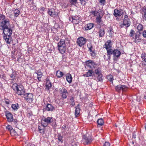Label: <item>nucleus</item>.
<instances>
[{
  "label": "nucleus",
  "instance_id": "nucleus-1",
  "mask_svg": "<svg viewBox=\"0 0 146 146\" xmlns=\"http://www.w3.org/2000/svg\"><path fill=\"white\" fill-rule=\"evenodd\" d=\"M0 26L2 28L4 35L11 36L12 31L10 26L9 19H6L4 21H2L1 22Z\"/></svg>",
  "mask_w": 146,
  "mask_h": 146
},
{
  "label": "nucleus",
  "instance_id": "nucleus-2",
  "mask_svg": "<svg viewBox=\"0 0 146 146\" xmlns=\"http://www.w3.org/2000/svg\"><path fill=\"white\" fill-rule=\"evenodd\" d=\"M12 88L18 95H24L25 90L22 85H18L17 84L15 83L13 84Z\"/></svg>",
  "mask_w": 146,
  "mask_h": 146
},
{
  "label": "nucleus",
  "instance_id": "nucleus-3",
  "mask_svg": "<svg viewBox=\"0 0 146 146\" xmlns=\"http://www.w3.org/2000/svg\"><path fill=\"white\" fill-rule=\"evenodd\" d=\"M53 121V119L52 117H43L42 119L41 123L43 126L46 127L48 124L52 123Z\"/></svg>",
  "mask_w": 146,
  "mask_h": 146
},
{
  "label": "nucleus",
  "instance_id": "nucleus-4",
  "mask_svg": "<svg viewBox=\"0 0 146 146\" xmlns=\"http://www.w3.org/2000/svg\"><path fill=\"white\" fill-rule=\"evenodd\" d=\"M87 66L89 67L91 69V70L93 71L94 70L98 68V65L91 60H89L86 62Z\"/></svg>",
  "mask_w": 146,
  "mask_h": 146
},
{
  "label": "nucleus",
  "instance_id": "nucleus-5",
  "mask_svg": "<svg viewBox=\"0 0 146 146\" xmlns=\"http://www.w3.org/2000/svg\"><path fill=\"white\" fill-rule=\"evenodd\" d=\"M82 141L84 145L89 144L92 142V139L91 136L84 135L83 136Z\"/></svg>",
  "mask_w": 146,
  "mask_h": 146
},
{
  "label": "nucleus",
  "instance_id": "nucleus-6",
  "mask_svg": "<svg viewBox=\"0 0 146 146\" xmlns=\"http://www.w3.org/2000/svg\"><path fill=\"white\" fill-rule=\"evenodd\" d=\"M69 20L72 22L74 24H78L80 20V17L78 16H70L69 18Z\"/></svg>",
  "mask_w": 146,
  "mask_h": 146
},
{
  "label": "nucleus",
  "instance_id": "nucleus-7",
  "mask_svg": "<svg viewBox=\"0 0 146 146\" xmlns=\"http://www.w3.org/2000/svg\"><path fill=\"white\" fill-rule=\"evenodd\" d=\"M86 41V38L83 37H80L78 39L77 43L79 46L82 47L85 44Z\"/></svg>",
  "mask_w": 146,
  "mask_h": 146
},
{
  "label": "nucleus",
  "instance_id": "nucleus-8",
  "mask_svg": "<svg viewBox=\"0 0 146 146\" xmlns=\"http://www.w3.org/2000/svg\"><path fill=\"white\" fill-rule=\"evenodd\" d=\"M60 91L61 94L62 98L64 99L66 98L68 94V92L67 91L66 89L62 88L60 89Z\"/></svg>",
  "mask_w": 146,
  "mask_h": 146
},
{
  "label": "nucleus",
  "instance_id": "nucleus-9",
  "mask_svg": "<svg viewBox=\"0 0 146 146\" xmlns=\"http://www.w3.org/2000/svg\"><path fill=\"white\" fill-rule=\"evenodd\" d=\"M91 13L94 16H100L102 17L104 15L102 11L101 10H99L98 11H92L91 12Z\"/></svg>",
  "mask_w": 146,
  "mask_h": 146
},
{
  "label": "nucleus",
  "instance_id": "nucleus-10",
  "mask_svg": "<svg viewBox=\"0 0 146 146\" xmlns=\"http://www.w3.org/2000/svg\"><path fill=\"white\" fill-rule=\"evenodd\" d=\"M24 95L26 96V99L28 102L31 103L33 100V95L32 93H27Z\"/></svg>",
  "mask_w": 146,
  "mask_h": 146
},
{
  "label": "nucleus",
  "instance_id": "nucleus-11",
  "mask_svg": "<svg viewBox=\"0 0 146 146\" xmlns=\"http://www.w3.org/2000/svg\"><path fill=\"white\" fill-rule=\"evenodd\" d=\"M5 116L8 122H11L13 121V115L11 113L7 112L5 113Z\"/></svg>",
  "mask_w": 146,
  "mask_h": 146
},
{
  "label": "nucleus",
  "instance_id": "nucleus-12",
  "mask_svg": "<svg viewBox=\"0 0 146 146\" xmlns=\"http://www.w3.org/2000/svg\"><path fill=\"white\" fill-rule=\"evenodd\" d=\"M127 89V87L125 85H119L115 87V89L116 91L118 92L119 91L121 90L125 91Z\"/></svg>",
  "mask_w": 146,
  "mask_h": 146
},
{
  "label": "nucleus",
  "instance_id": "nucleus-13",
  "mask_svg": "<svg viewBox=\"0 0 146 146\" xmlns=\"http://www.w3.org/2000/svg\"><path fill=\"white\" fill-rule=\"evenodd\" d=\"M129 20L128 16L127 15H125L123 19V25L126 27H129L130 25V22Z\"/></svg>",
  "mask_w": 146,
  "mask_h": 146
},
{
  "label": "nucleus",
  "instance_id": "nucleus-14",
  "mask_svg": "<svg viewBox=\"0 0 146 146\" xmlns=\"http://www.w3.org/2000/svg\"><path fill=\"white\" fill-rule=\"evenodd\" d=\"M123 11L121 10L115 9L114 10L113 15L115 17L121 16L123 14Z\"/></svg>",
  "mask_w": 146,
  "mask_h": 146
},
{
  "label": "nucleus",
  "instance_id": "nucleus-15",
  "mask_svg": "<svg viewBox=\"0 0 146 146\" xmlns=\"http://www.w3.org/2000/svg\"><path fill=\"white\" fill-rule=\"evenodd\" d=\"M113 55L114 60H117V59H116L115 58L116 57L117 58L119 57L121 54V52L117 50H113Z\"/></svg>",
  "mask_w": 146,
  "mask_h": 146
},
{
  "label": "nucleus",
  "instance_id": "nucleus-16",
  "mask_svg": "<svg viewBox=\"0 0 146 146\" xmlns=\"http://www.w3.org/2000/svg\"><path fill=\"white\" fill-rule=\"evenodd\" d=\"M10 35H5L3 36V39L7 44H10L12 41Z\"/></svg>",
  "mask_w": 146,
  "mask_h": 146
},
{
  "label": "nucleus",
  "instance_id": "nucleus-17",
  "mask_svg": "<svg viewBox=\"0 0 146 146\" xmlns=\"http://www.w3.org/2000/svg\"><path fill=\"white\" fill-rule=\"evenodd\" d=\"M45 109L48 111H53L54 110V108L51 104H48L46 106Z\"/></svg>",
  "mask_w": 146,
  "mask_h": 146
},
{
  "label": "nucleus",
  "instance_id": "nucleus-18",
  "mask_svg": "<svg viewBox=\"0 0 146 146\" xmlns=\"http://www.w3.org/2000/svg\"><path fill=\"white\" fill-rule=\"evenodd\" d=\"M58 47V49L61 53L63 54L65 52L66 50V46Z\"/></svg>",
  "mask_w": 146,
  "mask_h": 146
},
{
  "label": "nucleus",
  "instance_id": "nucleus-19",
  "mask_svg": "<svg viewBox=\"0 0 146 146\" xmlns=\"http://www.w3.org/2000/svg\"><path fill=\"white\" fill-rule=\"evenodd\" d=\"M94 77L95 78H94V79L96 80L97 82H102L103 80V75L102 74L97 75Z\"/></svg>",
  "mask_w": 146,
  "mask_h": 146
},
{
  "label": "nucleus",
  "instance_id": "nucleus-20",
  "mask_svg": "<svg viewBox=\"0 0 146 146\" xmlns=\"http://www.w3.org/2000/svg\"><path fill=\"white\" fill-rule=\"evenodd\" d=\"M35 73L37 74V78L38 80L41 81V78L42 76V74L41 71V70L39 69L38 70L37 72H35Z\"/></svg>",
  "mask_w": 146,
  "mask_h": 146
},
{
  "label": "nucleus",
  "instance_id": "nucleus-21",
  "mask_svg": "<svg viewBox=\"0 0 146 146\" xmlns=\"http://www.w3.org/2000/svg\"><path fill=\"white\" fill-rule=\"evenodd\" d=\"M94 74V71L92 70H89L86 73L83 75L84 77H89L91 76H93V74Z\"/></svg>",
  "mask_w": 146,
  "mask_h": 146
},
{
  "label": "nucleus",
  "instance_id": "nucleus-22",
  "mask_svg": "<svg viewBox=\"0 0 146 146\" xmlns=\"http://www.w3.org/2000/svg\"><path fill=\"white\" fill-rule=\"evenodd\" d=\"M104 47L106 49L108 48H112L111 41L110 40L107 41L106 43L104 45Z\"/></svg>",
  "mask_w": 146,
  "mask_h": 146
},
{
  "label": "nucleus",
  "instance_id": "nucleus-23",
  "mask_svg": "<svg viewBox=\"0 0 146 146\" xmlns=\"http://www.w3.org/2000/svg\"><path fill=\"white\" fill-rule=\"evenodd\" d=\"M66 79L67 81L69 83L72 82V77L71 74L70 73H68L66 74Z\"/></svg>",
  "mask_w": 146,
  "mask_h": 146
},
{
  "label": "nucleus",
  "instance_id": "nucleus-24",
  "mask_svg": "<svg viewBox=\"0 0 146 146\" xmlns=\"http://www.w3.org/2000/svg\"><path fill=\"white\" fill-rule=\"evenodd\" d=\"M46 89L48 90L52 87V84L48 79H46Z\"/></svg>",
  "mask_w": 146,
  "mask_h": 146
},
{
  "label": "nucleus",
  "instance_id": "nucleus-25",
  "mask_svg": "<svg viewBox=\"0 0 146 146\" xmlns=\"http://www.w3.org/2000/svg\"><path fill=\"white\" fill-rule=\"evenodd\" d=\"M48 14L51 16L52 17L56 15V13L53 9H48Z\"/></svg>",
  "mask_w": 146,
  "mask_h": 146
},
{
  "label": "nucleus",
  "instance_id": "nucleus-26",
  "mask_svg": "<svg viewBox=\"0 0 146 146\" xmlns=\"http://www.w3.org/2000/svg\"><path fill=\"white\" fill-rule=\"evenodd\" d=\"M80 111V108L78 105L76 107V110H75V115L76 117H77L79 115Z\"/></svg>",
  "mask_w": 146,
  "mask_h": 146
},
{
  "label": "nucleus",
  "instance_id": "nucleus-27",
  "mask_svg": "<svg viewBox=\"0 0 146 146\" xmlns=\"http://www.w3.org/2000/svg\"><path fill=\"white\" fill-rule=\"evenodd\" d=\"M64 74L59 70H58L56 72V76L58 78H60L62 77Z\"/></svg>",
  "mask_w": 146,
  "mask_h": 146
},
{
  "label": "nucleus",
  "instance_id": "nucleus-28",
  "mask_svg": "<svg viewBox=\"0 0 146 146\" xmlns=\"http://www.w3.org/2000/svg\"><path fill=\"white\" fill-rule=\"evenodd\" d=\"M101 74V71L97 68L94 70V74H93V76L95 77Z\"/></svg>",
  "mask_w": 146,
  "mask_h": 146
},
{
  "label": "nucleus",
  "instance_id": "nucleus-29",
  "mask_svg": "<svg viewBox=\"0 0 146 146\" xmlns=\"http://www.w3.org/2000/svg\"><path fill=\"white\" fill-rule=\"evenodd\" d=\"M106 50L107 51V55L110 58V55L113 54V50L112 48H108L106 49Z\"/></svg>",
  "mask_w": 146,
  "mask_h": 146
},
{
  "label": "nucleus",
  "instance_id": "nucleus-30",
  "mask_svg": "<svg viewBox=\"0 0 146 146\" xmlns=\"http://www.w3.org/2000/svg\"><path fill=\"white\" fill-rule=\"evenodd\" d=\"M94 25L92 23H89L87 24L85 26V29L88 30L91 29L93 27Z\"/></svg>",
  "mask_w": 146,
  "mask_h": 146
},
{
  "label": "nucleus",
  "instance_id": "nucleus-31",
  "mask_svg": "<svg viewBox=\"0 0 146 146\" xmlns=\"http://www.w3.org/2000/svg\"><path fill=\"white\" fill-rule=\"evenodd\" d=\"M102 17L100 16H97L96 19V22L98 25H100L102 23Z\"/></svg>",
  "mask_w": 146,
  "mask_h": 146
},
{
  "label": "nucleus",
  "instance_id": "nucleus-32",
  "mask_svg": "<svg viewBox=\"0 0 146 146\" xmlns=\"http://www.w3.org/2000/svg\"><path fill=\"white\" fill-rule=\"evenodd\" d=\"M13 14L15 17H18L20 14V11L18 9H15L13 10Z\"/></svg>",
  "mask_w": 146,
  "mask_h": 146
},
{
  "label": "nucleus",
  "instance_id": "nucleus-33",
  "mask_svg": "<svg viewBox=\"0 0 146 146\" xmlns=\"http://www.w3.org/2000/svg\"><path fill=\"white\" fill-rule=\"evenodd\" d=\"M142 11L143 12L142 17L144 20L146 21V8L143 7L142 9Z\"/></svg>",
  "mask_w": 146,
  "mask_h": 146
},
{
  "label": "nucleus",
  "instance_id": "nucleus-34",
  "mask_svg": "<svg viewBox=\"0 0 146 146\" xmlns=\"http://www.w3.org/2000/svg\"><path fill=\"white\" fill-rule=\"evenodd\" d=\"M100 37H103L105 34V32L104 29H100L98 32Z\"/></svg>",
  "mask_w": 146,
  "mask_h": 146
},
{
  "label": "nucleus",
  "instance_id": "nucleus-35",
  "mask_svg": "<svg viewBox=\"0 0 146 146\" xmlns=\"http://www.w3.org/2000/svg\"><path fill=\"white\" fill-rule=\"evenodd\" d=\"M98 126L100 127L102 126L104 124L103 120L102 118L99 119L97 121Z\"/></svg>",
  "mask_w": 146,
  "mask_h": 146
},
{
  "label": "nucleus",
  "instance_id": "nucleus-36",
  "mask_svg": "<svg viewBox=\"0 0 146 146\" xmlns=\"http://www.w3.org/2000/svg\"><path fill=\"white\" fill-rule=\"evenodd\" d=\"M66 46L65 40L61 39L58 43V46Z\"/></svg>",
  "mask_w": 146,
  "mask_h": 146
},
{
  "label": "nucleus",
  "instance_id": "nucleus-37",
  "mask_svg": "<svg viewBox=\"0 0 146 146\" xmlns=\"http://www.w3.org/2000/svg\"><path fill=\"white\" fill-rule=\"evenodd\" d=\"M16 54V57L17 58V61L19 62L20 58L21 57L22 54L20 51H17Z\"/></svg>",
  "mask_w": 146,
  "mask_h": 146
},
{
  "label": "nucleus",
  "instance_id": "nucleus-38",
  "mask_svg": "<svg viewBox=\"0 0 146 146\" xmlns=\"http://www.w3.org/2000/svg\"><path fill=\"white\" fill-rule=\"evenodd\" d=\"M141 39L139 38V36L135 35V40L134 42L135 43L140 42L141 41Z\"/></svg>",
  "mask_w": 146,
  "mask_h": 146
},
{
  "label": "nucleus",
  "instance_id": "nucleus-39",
  "mask_svg": "<svg viewBox=\"0 0 146 146\" xmlns=\"http://www.w3.org/2000/svg\"><path fill=\"white\" fill-rule=\"evenodd\" d=\"M16 73L15 72H12L10 75L11 79L12 80H14L15 78Z\"/></svg>",
  "mask_w": 146,
  "mask_h": 146
},
{
  "label": "nucleus",
  "instance_id": "nucleus-40",
  "mask_svg": "<svg viewBox=\"0 0 146 146\" xmlns=\"http://www.w3.org/2000/svg\"><path fill=\"white\" fill-rule=\"evenodd\" d=\"M11 107L14 110H17L19 108V106L18 104H13L12 105Z\"/></svg>",
  "mask_w": 146,
  "mask_h": 146
},
{
  "label": "nucleus",
  "instance_id": "nucleus-41",
  "mask_svg": "<svg viewBox=\"0 0 146 146\" xmlns=\"http://www.w3.org/2000/svg\"><path fill=\"white\" fill-rule=\"evenodd\" d=\"M10 133L11 135L12 136L17 135H18L17 133L13 129L11 131Z\"/></svg>",
  "mask_w": 146,
  "mask_h": 146
},
{
  "label": "nucleus",
  "instance_id": "nucleus-42",
  "mask_svg": "<svg viewBox=\"0 0 146 146\" xmlns=\"http://www.w3.org/2000/svg\"><path fill=\"white\" fill-rule=\"evenodd\" d=\"M44 126L42 127V126H39L38 127V129H39V131H40V132L41 133H44V127H43Z\"/></svg>",
  "mask_w": 146,
  "mask_h": 146
},
{
  "label": "nucleus",
  "instance_id": "nucleus-43",
  "mask_svg": "<svg viewBox=\"0 0 146 146\" xmlns=\"http://www.w3.org/2000/svg\"><path fill=\"white\" fill-rule=\"evenodd\" d=\"M107 78L111 82L113 83V76L111 75H110L107 76Z\"/></svg>",
  "mask_w": 146,
  "mask_h": 146
},
{
  "label": "nucleus",
  "instance_id": "nucleus-44",
  "mask_svg": "<svg viewBox=\"0 0 146 146\" xmlns=\"http://www.w3.org/2000/svg\"><path fill=\"white\" fill-rule=\"evenodd\" d=\"M70 104L72 106H73L75 105V103L74 101V98L73 97H71L70 98Z\"/></svg>",
  "mask_w": 146,
  "mask_h": 146
},
{
  "label": "nucleus",
  "instance_id": "nucleus-45",
  "mask_svg": "<svg viewBox=\"0 0 146 146\" xmlns=\"http://www.w3.org/2000/svg\"><path fill=\"white\" fill-rule=\"evenodd\" d=\"M141 57L142 60L146 59V54L144 52H142L141 54Z\"/></svg>",
  "mask_w": 146,
  "mask_h": 146
},
{
  "label": "nucleus",
  "instance_id": "nucleus-46",
  "mask_svg": "<svg viewBox=\"0 0 146 146\" xmlns=\"http://www.w3.org/2000/svg\"><path fill=\"white\" fill-rule=\"evenodd\" d=\"M141 64L142 67H144L146 66V58L142 60Z\"/></svg>",
  "mask_w": 146,
  "mask_h": 146
},
{
  "label": "nucleus",
  "instance_id": "nucleus-47",
  "mask_svg": "<svg viewBox=\"0 0 146 146\" xmlns=\"http://www.w3.org/2000/svg\"><path fill=\"white\" fill-rule=\"evenodd\" d=\"M6 19H8L5 18V17L3 15H0V21L3 20V21H4Z\"/></svg>",
  "mask_w": 146,
  "mask_h": 146
},
{
  "label": "nucleus",
  "instance_id": "nucleus-48",
  "mask_svg": "<svg viewBox=\"0 0 146 146\" xmlns=\"http://www.w3.org/2000/svg\"><path fill=\"white\" fill-rule=\"evenodd\" d=\"M137 29L139 31H142L143 29V26L141 24H139L137 26Z\"/></svg>",
  "mask_w": 146,
  "mask_h": 146
},
{
  "label": "nucleus",
  "instance_id": "nucleus-49",
  "mask_svg": "<svg viewBox=\"0 0 146 146\" xmlns=\"http://www.w3.org/2000/svg\"><path fill=\"white\" fill-rule=\"evenodd\" d=\"M58 137V141H60L62 143V136L60 134H58V135L57 136Z\"/></svg>",
  "mask_w": 146,
  "mask_h": 146
},
{
  "label": "nucleus",
  "instance_id": "nucleus-50",
  "mask_svg": "<svg viewBox=\"0 0 146 146\" xmlns=\"http://www.w3.org/2000/svg\"><path fill=\"white\" fill-rule=\"evenodd\" d=\"M77 0H71L70 3L71 5H74L77 3Z\"/></svg>",
  "mask_w": 146,
  "mask_h": 146
},
{
  "label": "nucleus",
  "instance_id": "nucleus-51",
  "mask_svg": "<svg viewBox=\"0 0 146 146\" xmlns=\"http://www.w3.org/2000/svg\"><path fill=\"white\" fill-rule=\"evenodd\" d=\"M135 33V31L132 29H131L130 33V36L131 37H133L134 34Z\"/></svg>",
  "mask_w": 146,
  "mask_h": 146
},
{
  "label": "nucleus",
  "instance_id": "nucleus-52",
  "mask_svg": "<svg viewBox=\"0 0 146 146\" xmlns=\"http://www.w3.org/2000/svg\"><path fill=\"white\" fill-rule=\"evenodd\" d=\"M108 32L109 33L110 36L111 37L113 33V29H110V30H109L108 31Z\"/></svg>",
  "mask_w": 146,
  "mask_h": 146
},
{
  "label": "nucleus",
  "instance_id": "nucleus-53",
  "mask_svg": "<svg viewBox=\"0 0 146 146\" xmlns=\"http://www.w3.org/2000/svg\"><path fill=\"white\" fill-rule=\"evenodd\" d=\"M6 128L9 130L10 131V132H11V131L13 129L12 127L10 125L7 126L6 127Z\"/></svg>",
  "mask_w": 146,
  "mask_h": 146
},
{
  "label": "nucleus",
  "instance_id": "nucleus-54",
  "mask_svg": "<svg viewBox=\"0 0 146 146\" xmlns=\"http://www.w3.org/2000/svg\"><path fill=\"white\" fill-rule=\"evenodd\" d=\"M99 2L101 5H104L106 3V0H100Z\"/></svg>",
  "mask_w": 146,
  "mask_h": 146
},
{
  "label": "nucleus",
  "instance_id": "nucleus-55",
  "mask_svg": "<svg viewBox=\"0 0 146 146\" xmlns=\"http://www.w3.org/2000/svg\"><path fill=\"white\" fill-rule=\"evenodd\" d=\"M80 1L81 2V4L83 5H84L86 3V1L85 0H80Z\"/></svg>",
  "mask_w": 146,
  "mask_h": 146
},
{
  "label": "nucleus",
  "instance_id": "nucleus-56",
  "mask_svg": "<svg viewBox=\"0 0 146 146\" xmlns=\"http://www.w3.org/2000/svg\"><path fill=\"white\" fill-rule=\"evenodd\" d=\"M110 144L109 142H106L104 144L103 146H110Z\"/></svg>",
  "mask_w": 146,
  "mask_h": 146
},
{
  "label": "nucleus",
  "instance_id": "nucleus-57",
  "mask_svg": "<svg viewBox=\"0 0 146 146\" xmlns=\"http://www.w3.org/2000/svg\"><path fill=\"white\" fill-rule=\"evenodd\" d=\"M91 56L93 57H94L96 56V54L95 53L94 51H93L92 52H90Z\"/></svg>",
  "mask_w": 146,
  "mask_h": 146
},
{
  "label": "nucleus",
  "instance_id": "nucleus-58",
  "mask_svg": "<svg viewBox=\"0 0 146 146\" xmlns=\"http://www.w3.org/2000/svg\"><path fill=\"white\" fill-rule=\"evenodd\" d=\"M142 34L144 37L146 38V30L144 31L142 33Z\"/></svg>",
  "mask_w": 146,
  "mask_h": 146
},
{
  "label": "nucleus",
  "instance_id": "nucleus-59",
  "mask_svg": "<svg viewBox=\"0 0 146 146\" xmlns=\"http://www.w3.org/2000/svg\"><path fill=\"white\" fill-rule=\"evenodd\" d=\"M4 101L6 104H8L10 103V101L8 99H5Z\"/></svg>",
  "mask_w": 146,
  "mask_h": 146
},
{
  "label": "nucleus",
  "instance_id": "nucleus-60",
  "mask_svg": "<svg viewBox=\"0 0 146 146\" xmlns=\"http://www.w3.org/2000/svg\"><path fill=\"white\" fill-rule=\"evenodd\" d=\"M136 137V135L135 132H133V136L132 138H135Z\"/></svg>",
  "mask_w": 146,
  "mask_h": 146
},
{
  "label": "nucleus",
  "instance_id": "nucleus-61",
  "mask_svg": "<svg viewBox=\"0 0 146 146\" xmlns=\"http://www.w3.org/2000/svg\"><path fill=\"white\" fill-rule=\"evenodd\" d=\"M87 46L89 48L92 47L91 43H89L87 44Z\"/></svg>",
  "mask_w": 146,
  "mask_h": 146
},
{
  "label": "nucleus",
  "instance_id": "nucleus-62",
  "mask_svg": "<svg viewBox=\"0 0 146 146\" xmlns=\"http://www.w3.org/2000/svg\"><path fill=\"white\" fill-rule=\"evenodd\" d=\"M13 121L15 124H16L17 123L18 121L16 119H15L14 120L13 119Z\"/></svg>",
  "mask_w": 146,
  "mask_h": 146
},
{
  "label": "nucleus",
  "instance_id": "nucleus-63",
  "mask_svg": "<svg viewBox=\"0 0 146 146\" xmlns=\"http://www.w3.org/2000/svg\"><path fill=\"white\" fill-rule=\"evenodd\" d=\"M92 48H93V47H92L90 48H89V50L90 51V52H92L93 51H94V50H92Z\"/></svg>",
  "mask_w": 146,
  "mask_h": 146
},
{
  "label": "nucleus",
  "instance_id": "nucleus-64",
  "mask_svg": "<svg viewBox=\"0 0 146 146\" xmlns=\"http://www.w3.org/2000/svg\"><path fill=\"white\" fill-rule=\"evenodd\" d=\"M72 146H77V144L76 143H74L73 144H72Z\"/></svg>",
  "mask_w": 146,
  "mask_h": 146
}]
</instances>
